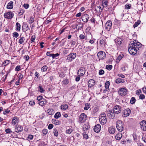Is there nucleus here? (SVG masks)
I'll return each instance as SVG.
<instances>
[{"label": "nucleus", "mask_w": 146, "mask_h": 146, "mask_svg": "<svg viewBox=\"0 0 146 146\" xmlns=\"http://www.w3.org/2000/svg\"><path fill=\"white\" fill-rule=\"evenodd\" d=\"M142 44L139 42L135 40L131 41L129 44V47L128 48L129 52L132 55L135 54L139 48L141 47Z\"/></svg>", "instance_id": "f257e3e1"}, {"label": "nucleus", "mask_w": 146, "mask_h": 146, "mask_svg": "<svg viewBox=\"0 0 146 146\" xmlns=\"http://www.w3.org/2000/svg\"><path fill=\"white\" fill-rule=\"evenodd\" d=\"M123 124L121 120H118L116 123V126L117 130L120 132L123 130Z\"/></svg>", "instance_id": "f03ea898"}, {"label": "nucleus", "mask_w": 146, "mask_h": 146, "mask_svg": "<svg viewBox=\"0 0 146 146\" xmlns=\"http://www.w3.org/2000/svg\"><path fill=\"white\" fill-rule=\"evenodd\" d=\"M87 118L86 115L84 113H81L80 115L79 118V121L82 123H84L87 119Z\"/></svg>", "instance_id": "7ed1b4c3"}, {"label": "nucleus", "mask_w": 146, "mask_h": 146, "mask_svg": "<svg viewBox=\"0 0 146 146\" xmlns=\"http://www.w3.org/2000/svg\"><path fill=\"white\" fill-rule=\"evenodd\" d=\"M122 110V108L119 106L116 105L113 107V112L115 114H117L121 112Z\"/></svg>", "instance_id": "20e7f679"}, {"label": "nucleus", "mask_w": 146, "mask_h": 146, "mask_svg": "<svg viewBox=\"0 0 146 146\" xmlns=\"http://www.w3.org/2000/svg\"><path fill=\"white\" fill-rule=\"evenodd\" d=\"M97 56L99 60L104 59L106 57V53L103 51L99 52L97 54Z\"/></svg>", "instance_id": "39448f33"}, {"label": "nucleus", "mask_w": 146, "mask_h": 146, "mask_svg": "<svg viewBox=\"0 0 146 146\" xmlns=\"http://www.w3.org/2000/svg\"><path fill=\"white\" fill-rule=\"evenodd\" d=\"M86 70L84 68L81 67L78 70L77 74L79 76H83L85 74Z\"/></svg>", "instance_id": "423d86ee"}, {"label": "nucleus", "mask_w": 146, "mask_h": 146, "mask_svg": "<svg viewBox=\"0 0 146 146\" xmlns=\"http://www.w3.org/2000/svg\"><path fill=\"white\" fill-rule=\"evenodd\" d=\"M118 93L121 96H125L127 94V90L125 88H121L119 90Z\"/></svg>", "instance_id": "0eeeda50"}, {"label": "nucleus", "mask_w": 146, "mask_h": 146, "mask_svg": "<svg viewBox=\"0 0 146 146\" xmlns=\"http://www.w3.org/2000/svg\"><path fill=\"white\" fill-rule=\"evenodd\" d=\"M13 15V13L11 12H9L5 13L4 14L5 18L8 19H10L12 18Z\"/></svg>", "instance_id": "6e6552de"}, {"label": "nucleus", "mask_w": 146, "mask_h": 146, "mask_svg": "<svg viewBox=\"0 0 146 146\" xmlns=\"http://www.w3.org/2000/svg\"><path fill=\"white\" fill-rule=\"evenodd\" d=\"M112 22L110 20L108 21L106 23L105 27L106 29L109 31L110 30L112 26Z\"/></svg>", "instance_id": "1a4fd4ad"}, {"label": "nucleus", "mask_w": 146, "mask_h": 146, "mask_svg": "<svg viewBox=\"0 0 146 146\" xmlns=\"http://www.w3.org/2000/svg\"><path fill=\"white\" fill-rule=\"evenodd\" d=\"M108 116L110 118L113 119L115 117V113L113 112L112 110H108L107 111Z\"/></svg>", "instance_id": "9d476101"}, {"label": "nucleus", "mask_w": 146, "mask_h": 146, "mask_svg": "<svg viewBox=\"0 0 146 146\" xmlns=\"http://www.w3.org/2000/svg\"><path fill=\"white\" fill-rule=\"evenodd\" d=\"M141 129L144 131H146V121L143 120L140 123Z\"/></svg>", "instance_id": "9b49d317"}, {"label": "nucleus", "mask_w": 146, "mask_h": 146, "mask_svg": "<svg viewBox=\"0 0 146 146\" xmlns=\"http://www.w3.org/2000/svg\"><path fill=\"white\" fill-rule=\"evenodd\" d=\"M89 18V15L87 14H84L82 17V19L83 22L87 23Z\"/></svg>", "instance_id": "f8f14e48"}, {"label": "nucleus", "mask_w": 146, "mask_h": 146, "mask_svg": "<svg viewBox=\"0 0 146 146\" xmlns=\"http://www.w3.org/2000/svg\"><path fill=\"white\" fill-rule=\"evenodd\" d=\"M131 110L129 109H127L124 110L123 113V117H126L128 116L130 114Z\"/></svg>", "instance_id": "ddd939ff"}, {"label": "nucleus", "mask_w": 146, "mask_h": 146, "mask_svg": "<svg viewBox=\"0 0 146 146\" xmlns=\"http://www.w3.org/2000/svg\"><path fill=\"white\" fill-rule=\"evenodd\" d=\"M19 119L17 116H15L13 117L12 120V124L13 125H15L18 123Z\"/></svg>", "instance_id": "4468645a"}, {"label": "nucleus", "mask_w": 146, "mask_h": 146, "mask_svg": "<svg viewBox=\"0 0 146 146\" xmlns=\"http://www.w3.org/2000/svg\"><path fill=\"white\" fill-rule=\"evenodd\" d=\"M99 121L100 123L102 125H104L106 123L107 119L106 117L101 116L100 117Z\"/></svg>", "instance_id": "2eb2a0df"}, {"label": "nucleus", "mask_w": 146, "mask_h": 146, "mask_svg": "<svg viewBox=\"0 0 146 146\" xmlns=\"http://www.w3.org/2000/svg\"><path fill=\"white\" fill-rule=\"evenodd\" d=\"M101 126L100 124H97L94 127V130L95 132L96 133L99 132L100 130Z\"/></svg>", "instance_id": "dca6fc26"}, {"label": "nucleus", "mask_w": 146, "mask_h": 146, "mask_svg": "<svg viewBox=\"0 0 146 146\" xmlns=\"http://www.w3.org/2000/svg\"><path fill=\"white\" fill-rule=\"evenodd\" d=\"M15 131L19 133L22 131L23 130L22 127L18 125H17L15 126Z\"/></svg>", "instance_id": "f3484780"}, {"label": "nucleus", "mask_w": 146, "mask_h": 146, "mask_svg": "<svg viewBox=\"0 0 146 146\" xmlns=\"http://www.w3.org/2000/svg\"><path fill=\"white\" fill-rule=\"evenodd\" d=\"M22 28L23 31L25 32L28 31L29 29L27 24L25 23H23Z\"/></svg>", "instance_id": "a211bd4d"}, {"label": "nucleus", "mask_w": 146, "mask_h": 146, "mask_svg": "<svg viewBox=\"0 0 146 146\" xmlns=\"http://www.w3.org/2000/svg\"><path fill=\"white\" fill-rule=\"evenodd\" d=\"M94 82L95 81L94 80H90L88 82V86L90 88L92 87L94 84Z\"/></svg>", "instance_id": "6ab92c4d"}, {"label": "nucleus", "mask_w": 146, "mask_h": 146, "mask_svg": "<svg viewBox=\"0 0 146 146\" xmlns=\"http://www.w3.org/2000/svg\"><path fill=\"white\" fill-rule=\"evenodd\" d=\"M122 40L121 38H118L115 40V42L117 45L120 44L122 43Z\"/></svg>", "instance_id": "aec40b11"}, {"label": "nucleus", "mask_w": 146, "mask_h": 146, "mask_svg": "<svg viewBox=\"0 0 146 146\" xmlns=\"http://www.w3.org/2000/svg\"><path fill=\"white\" fill-rule=\"evenodd\" d=\"M109 133L111 134H113L115 131V129L112 126L110 127L108 129Z\"/></svg>", "instance_id": "412c9836"}, {"label": "nucleus", "mask_w": 146, "mask_h": 146, "mask_svg": "<svg viewBox=\"0 0 146 146\" xmlns=\"http://www.w3.org/2000/svg\"><path fill=\"white\" fill-rule=\"evenodd\" d=\"M46 103V100L44 99H43V100H42L38 102V104H39L41 106H43Z\"/></svg>", "instance_id": "4be33fe9"}, {"label": "nucleus", "mask_w": 146, "mask_h": 146, "mask_svg": "<svg viewBox=\"0 0 146 146\" xmlns=\"http://www.w3.org/2000/svg\"><path fill=\"white\" fill-rule=\"evenodd\" d=\"M90 128L89 125L88 124H85L83 127V129L85 131L88 130Z\"/></svg>", "instance_id": "5701e85b"}, {"label": "nucleus", "mask_w": 146, "mask_h": 146, "mask_svg": "<svg viewBox=\"0 0 146 146\" xmlns=\"http://www.w3.org/2000/svg\"><path fill=\"white\" fill-rule=\"evenodd\" d=\"M21 25L19 23H17L16 24V30L17 31H19L21 29Z\"/></svg>", "instance_id": "b1692460"}, {"label": "nucleus", "mask_w": 146, "mask_h": 146, "mask_svg": "<svg viewBox=\"0 0 146 146\" xmlns=\"http://www.w3.org/2000/svg\"><path fill=\"white\" fill-rule=\"evenodd\" d=\"M122 137V134L121 133H119L116 134L115 136L116 139L117 140H120Z\"/></svg>", "instance_id": "393cba45"}, {"label": "nucleus", "mask_w": 146, "mask_h": 146, "mask_svg": "<svg viewBox=\"0 0 146 146\" xmlns=\"http://www.w3.org/2000/svg\"><path fill=\"white\" fill-rule=\"evenodd\" d=\"M13 7V2L10 1L8 3L7 6V8L8 9H12Z\"/></svg>", "instance_id": "a878e982"}, {"label": "nucleus", "mask_w": 146, "mask_h": 146, "mask_svg": "<svg viewBox=\"0 0 146 146\" xmlns=\"http://www.w3.org/2000/svg\"><path fill=\"white\" fill-rule=\"evenodd\" d=\"M47 112L49 115H53L54 113V110L52 109H49L47 110Z\"/></svg>", "instance_id": "bb28decb"}, {"label": "nucleus", "mask_w": 146, "mask_h": 146, "mask_svg": "<svg viewBox=\"0 0 146 146\" xmlns=\"http://www.w3.org/2000/svg\"><path fill=\"white\" fill-rule=\"evenodd\" d=\"M72 60L74 59L76 57V54L75 53H72L69 54Z\"/></svg>", "instance_id": "cd10ccee"}, {"label": "nucleus", "mask_w": 146, "mask_h": 146, "mask_svg": "<svg viewBox=\"0 0 146 146\" xmlns=\"http://www.w3.org/2000/svg\"><path fill=\"white\" fill-rule=\"evenodd\" d=\"M124 82L123 80L120 78H118L116 80L115 82L116 83L119 84L121 82L123 83Z\"/></svg>", "instance_id": "c85d7f7f"}, {"label": "nucleus", "mask_w": 146, "mask_h": 146, "mask_svg": "<svg viewBox=\"0 0 146 146\" xmlns=\"http://www.w3.org/2000/svg\"><path fill=\"white\" fill-rule=\"evenodd\" d=\"M102 2L103 7H104V5H105L106 7L108 5V2L107 0H101Z\"/></svg>", "instance_id": "c756f323"}, {"label": "nucleus", "mask_w": 146, "mask_h": 146, "mask_svg": "<svg viewBox=\"0 0 146 146\" xmlns=\"http://www.w3.org/2000/svg\"><path fill=\"white\" fill-rule=\"evenodd\" d=\"M60 107L62 110H66L68 108V106L67 104L62 105Z\"/></svg>", "instance_id": "7c9ffc66"}, {"label": "nucleus", "mask_w": 146, "mask_h": 146, "mask_svg": "<svg viewBox=\"0 0 146 146\" xmlns=\"http://www.w3.org/2000/svg\"><path fill=\"white\" fill-rule=\"evenodd\" d=\"M61 116L60 113L59 112L56 113L54 115V117L56 119H58Z\"/></svg>", "instance_id": "2f4dec72"}, {"label": "nucleus", "mask_w": 146, "mask_h": 146, "mask_svg": "<svg viewBox=\"0 0 146 146\" xmlns=\"http://www.w3.org/2000/svg\"><path fill=\"white\" fill-rule=\"evenodd\" d=\"M90 107V105L89 103H87L86 104L85 107L84 108L85 110H88Z\"/></svg>", "instance_id": "473e14b6"}, {"label": "nucleus", "mask_w": 146, "mask_h": 146, "mask_svg": "<svg viewBox=\"0 0 146 146\" xmlns=\"http://www.w3.org/2000/svg\"><path fill=\"white\" fill-rule=\"evenodd\" d=\"M25 10L21 8L20 9V12L18 13V15H21L23 14L25 12Z\"/></svg>", "instance_id": "72a5a7b5"}, {"label": "nucleus", "mask_w": 146, "mask_h": 146, "mask_svg": "<svg viewBox=\"0 0 146 146\" xmlns=\"http://www.w3.org/2000/svg\"><path fill=\"white\" fill-rule=\"evenodd\" d=\"M25 40V38L23 37H21L19 40V43L20 44H23V43Z\"/></svg>", "instance_id": "f704fd0d"}, {"label": "nucleus", "mask_w": 146, "mask_h": 146, "mask_svg": "<svg viewBox=\"0 0 146 146\" xmlns=\"http://www.w3.org/2000/svg\"><path fill=\"white\" fill-rule=\"evenodd\" d=\"M53 133L55 136L57 137L58 136V132L56 129L55 128L53 129Z\"/></svg>", "instance_id": "c9c22d12"}, {"label": "nucleus", "mask_w": 146, "mask_h": 146, "mask_svg": "<svg viewBox=\"0 0 146 146\" xmlns=\"http://www.w3.org/2000/svg\"><path fill=\"white\" fill-rule=\"evenodd\" d=\"M64 85H66L68 84L69 83V80L68 79H66L62 81Z\"/></svg>", "instance_id": "e433bc0d"}, {"label": "nucleus", "mask_w": 146, "mask_h": 146, "mask_svg": "<svg viewBox=\"0 0 146 146\" xmlns=\"http://www.w3.org/2000/svg\"><path fill=\"white\" fill-rule=\"evenodd\" d=\"M131 4H126L125 6V8L126 9H129L131 8Z\"/></svg>", "instance_id": "4c0bfd02"}, {"label": "nucleus", "mask_w": 146, "mask_h": 146, "mask_svg": "<svg viewBox=\"0 0 146 146\" xmlns=\"http://www.w3.org/2000/svg\"><path fill=\"white\" fill-rule=\"evenodd\" d=\"M110 82L109 81H107L105 83V86L106 89H109V86Z\"/></svg>", "instance_id": "58836bf2"}, {"label": "nucleus", "mask_w": 146, "mask_h": 146, "mask_svg": "<svg viewBox=\"0 0 146 146\" xmlns=\"http://www.w3.org/2000/svg\"><path fill=\"white\" fill-rule=\"evenodd\" d=\"M47 68V66L46 65H44L41 68V70L43 72H45Z\"/></svg>", "instance_id": "ea45409f"}, {"label": "nucleus", "mask_w": 146, "mask_h": 146, "mask_svg": "<svg viewBox=\"0 0 146 146\" xmlns=\"http://www.w3.org/2000/svg\"><path fill=\"white\" fill-rule=\"evenodd\" d=\"M140 23V21H137L133 25V27L134 28H135L138 26L139 25Z\"/></svg>", "instance_id": "a19ab883"}, {"label": "nucleus", "mask_w": 146, "mask_h": 146, "mask_svg": "<svg viewBox=\"0 0 146 146\" xmlns=\"http://www.w3.org/2000/svg\"><path fill=\"white\" fill-rule=\"evenodd\" d=\"M112 67V66L111 65H107L106 66V68L108 70H111Z\"/></svg>", "instance_id": "79ce46f5"}, {"label": "nucleus", "mask_w": 146, "mask_h": 146, "mask_svg": "<svg viewBox=\"0 0 146 146\" xmlns=\"http://www.w3.org/2000/svg\"><path fill=\"white\" fill-rule=\"evenodd\" d=\"M19 35L18 33L16 32H14L13 33V36L14 37L17 38L19 36Z\"/></svg>", "instance_id": "37998d69"}, {"label": "nucleus", "mask_w": 146, "mask_h": 146, "mask_svg": "<svg viewBox=\"0 0 146 146\" xmlns=\"http://www.w3.org/2000/svg\"><path fill=\"white\" fill-rule=\"evenodd\" d=\"M136 99L134 97H132L130 100V103L131 104H134L135 103Z\"/></svg>", "instance_id": "c03bdc74"}, {"label": "nucleus", "mask_w": 146, "mask_h": 146, "mask_svg": "<svg viewBox=\"0 0 146 146\" xmlns=\"http://www.w3.org/2000/svg\"><path fill=\"white\" fill-rule=\"evenodd\" d=\"M5 132L7 133H13V131L11 130L9 128L6 129L5 130Z\"/></svg>", "instance_id": "a18cd8bd"}, {"label": "nucleus", "mask_w": 146, "mask_h": 146, "mask_svg": "<svg viewBox=\"0 0 146 146\" xmlns=\"http://www.w3.org/2000/svg\"><path fill=\"white\" fill-rule=\"evenodd\" d=\"M66 60H68V62H71L72 61V60L71 58L70 55H68V56L66 59Z\"/></svg>", "instance_id": "49530a36"}, {"label": "nucleus", "mask_w": 146, "mask_h": 146, "mask_svg": "<svg viewBox=\"0 0 146 146\" xmlns=\"http://www.w3.org/2000/svg\"><path fill=\"white\" fill-rule=\"evenodd\" d=\"M10 62V61L9 60H6L3 62V64L4 66H6Z\"/></svg>", "instance_id": "de8ad7c7"}, {"label": "nucleus", "mask_w": 146, "mask_h": 146, "mask_svg": "<svg viewBox=\"0 0 146 146\" xmlns=\"http://www.w3.org/2000/svg\"><path fill=\"white\" fill-rule=\"evenodd\" d=\"M35 38L36 37L35 35L32 36H31V43H32L33 42H34Z\"/></svg>", "instance_id": "09e8293b"}, {"label": "nucleus", "mask_w": 146, "mask_h": 146, "mask_svg": "<svg viewBox=\"0 0 146 146\" xmlns=\"http://www.w3.org/2000/svg\"><path fill=\"white\" fill-rule=\"evenodd\" d=\"M52 58L54 59V58H56V57L58 56L59 55V54L58 53H56L55 54H52Z\"/></svg>", "instance_id": "8fccbe9b"}, {"label": "nucleus", "mask_w": 146, "mask_h": 146, "mask_svg": "<svg viewBox=\"0 0 146 146\" xmlns=\"http://www.w3.org/2000/svg\"><path fill=\"white\" fill-rule=\"evenodd\" d=\"M34 21V19L33 17H31L30 18L29 20V23L30 24L32 23Z\"/></svg>", "instance_id": "3c124183"}, {"label": "nucleus", "mask_w": 146, "mask_h": 146, "mask_svg": "<svg viewBox=\"0 0 146 146\" xmlns=\"http://www.w3.org/2000/svg\"><path fill=\"white\" fill-rule=\"evenodd\" d=\"M33 136L32 135H29L27 139L29 141L33 139Z\"/></svg>", "instance_id": "603ef678"}, {"label": "nucleus", "mask_w": 146, "mask_h": 146, "mask_svg": "<svg viewBox=\"0 0 146 146\" xmlns=\"http://www.w3.org/2000/svg\"><path fill=\"white\" fill-rule=\"evenodd\" d=\"M37 99L38 101H40L42 100H43V99L42 98V96H37Z\"/></svg>", "instance_id": "864d4df0"}, {"label": "nucleus", "mask_w": 146, "mask_h": 146, "mask_svg": "<svg viewBox=\"0 0 146 146\" xmlns=\"http://www.w3.org/2000/svg\"><path fill=\"white\" fill-rule=\"evenodd\" d=\"M73 130L71 129H69L66 131V133L68 134H70L72 132Z\"/></svg>", "instance_id": "5fc2aeb1"}, {"label": "nucleus", "mask_w": 146, "mask_h": 146, "mask_svg": "<svg viewBox=\"0 0 146 146\" xmlns=\"http://www.w3.org/2000/svg\"><path fill=\"white\" fill-rule=\"evenodd\" d=\"M29 104L31 106H34L35 105V103L34 100H32L30 101Z\"/></svg>", "instance_id": "6e6d98bb"}, {"label": "nucleus", "mask_w": 146, "mask_h": 146, "mask_svg": "<svg viewBox=\"0 0 146 146\" xmlns=\"http://www.w3.org/2000/svg\"><path fill=\"white\" fill-rule=\"evenodd\" d=\"M10 111V110L8 109H7L5 110L3 112V114L4 115H5L7 113H9Z\"/></svg>", "instance_id": "4d7b16f0"}, {"label": "nucleus", "mask_w": 146, "mask_h": 146, "mask_svg": "<svg viewBox=\"0 0 146 146\" xmlns=\"http://www.w3.org/2000/svg\"><path fill=\"white\" fill-rule=\"evenodd\" d=\"M145 98V95L142 94H141L139 96V98L140 99L143 100Z\"/></svg>", "instance_id": "13d9d810"}, {"label": "nucleus", "mask_w": 146, "mask_h": 146, "mask_svg": "<svg viewBox=\"0 0 146 146\" xmlns=\"http://www.w3.org/2000/svg\"><path fill=\"white\" fill-rule=\"evenodd\" d=\"M21 70V67L19 66H17L15 69V70L16 71H18Z\"/></svg>", "instance_id": "bf43d9fd"}, {"label": "nucleus", "mask_w": 146, "mask_h": 146, "mask_svg": "<svg viewBox=\"0 0 146 146\" xmlns=\"http://www.w3.org/2000/svg\"><path fill=\"white\" fill-rule=\"evenodd\" d=\"M38 88L39 89V90L40 92L42 93L44 91L43 89L42 88V87L41 86H39Z\"/></svg>", "instance_id": "052dcab7"}, {"label": "nucleus", "mask_w": 146, "mask_h": 146, "mask_svg": "<svg viewBox=\"0 0 146 146\" xmlns=\"http://www.w3.org/2000/svg\"><path fill=\"white\" fill-rule=\"evenodd\" d=\"M42 133L43 134L46 135L48 133V130L47 129H44L42 131Z\"/></svg>", "instance_id": "680f3d73"}, {"label": "nucleus", "mask_w": 146, "mask_h": 146, "mask_svg": "<svg viewBox=\"0 0 146 146\" xmlns=\"http://www.w3.org/2000/svg\"><path fill=\"white\" fill-rule=\"evenodd\" d=\"M104 70H99V75H102L104 74Z\"/></svg>", "instance_id": "e2e57ef3"}, {"label": "nucleus", "mask_w": 146, "mask_h": 146, "mask_svg": "<svg viewBox=\"0 0 146 146\" xmlns=\"http://www.w3.org/2000/svg\"><path fill=\"white\" fill-rule=\"evenodd\" d=\"M53 125L52 124H50L48 126V128L49 129H50L53 128Z\"/></svg>", "instance_id": "0e129e2a"}, {"label": "nucleus", "mask_w": 146, "mask_h": 146, "mask_svg": "<svg viewBox=\"0 0 146 146\" xmlns=\"http://www.w3.org/2000/svg\"><path fill=\"white\" fill-rule=\"evenodd\" d=\"M23 6L25 9H27L29 8V5L27 4H24L23 5Z\"/></svg>", "instance_id": "69168bd1"}, {"label": "nucleus", "mask_w": 146, "mask_h": 146, "mask_svg": "<svg viewBox=\"0 0 146 146\" xmlns=\"http://www.w3.org/2000/svg\"><path fill=\"white\" fill-rule=\"evenodd\" d=\"M19 79H21L23 77V75L21 73H19Z\"/></svg>", "instance_id": "338daca9"}, {"label": "nucleus", "mask_w": 146, "mask_h": 146, "mask_svg": "<svg viewBox=\"0 0 146 146\" xmlns=\"http://www.w3.org/2000/svg\"><path fill=\"white\" fill-rule=\"evenodd\" d=\"M125 66L123 65L122 67H121V70L123 71H125L126 70V68L127 67L126 66L125 67Z\"/></svg>", "instance_id": "774afa93"}]
</instances>
